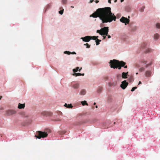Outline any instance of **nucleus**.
Wrapping results in <instances>:
<instances>
[{
    "instance_id": "nucleus-6",
    "label": "nucleus",
    "mask_w": 160,
    "mask_h": 160,
    "mask_svg": "<svg viewBox=\"0 0 160 160\" xmlns=\"http://www.w3.org/2000/svg\"><path fill=\"white\" fill-rule=\"evenodd\" d=\"M114 61L117 62L118 64V65H120L121 67H124V68H127V65L125 66L126 64V63L122 61H119L117 60L114 59Z\"/></svg>"
},
{
    "instance_id": "nucleus-3",
    "label": "nucleus",
    "mask_w": 160,
    "mask_h": 160,
    "mask_svg": "<svg viewBox=\"0 0 160 160\" xmlns=\"http://www.w3.org/2000/svg\"><path fill=\"white\" fill-rule=\"evenodd\" d=\"M110 67L114 69L118 68V69H121V66L118 65V63L116 61H114V59L113 60H110L109 62Z\"/></svg>"
},
{
    "instance_id": "nucleus-34",
    "label": "nucleus",
    "mask_w": 160,
    "mask_h": 160,
    "mask_svg": "<svg viewBox=\"0 0 160 160\" xmlns=\"http://www.w3.org/2000/svg\"><path fill=\"white\" fill-rule=\"evenodd\" d=\"M65 132H66L65 131H62V132H61V134H64L65 133Z\"/></svg>"
},
{
    "instance_id": "nucleus-5",
    "label": "nucleus",
    "mask_w": 160,
    "mask_h": 160,
    "mask_svg": "<svg viewBox=\"0 0 160 160\" xmlns=\"http://www.w3.org/2000/svg\"><path fill=\"white\" fill-rule=\"evenodd\" d=\"M121 22L125 23V25H127V24L129 23V20L126 18L122 17V18L120 19Z\"/></svg>"
},
{
    "instance_id": "nucleus-48",
    "label": "nucleus",
    "mask_w": 160,
    "mask_h": 160,
    "mask_svg": "<svg viewBox=\"0 0 160 160\" xmlns=\"http://www.w3.org/2000/svg\"><path fill=\"white\" fill-rule=\"evenodd\" d=\"M94 105H95L96 104V103L95 102H94Z\"/></svg>"
},
{
    "instance_id": "nucleus-21",
    "label": "nucleus",
    "mask_w": 160,
    "mask_h": 160,
    "mask_svg": "<svg viewBox=\"0 0 160 160\" xmlns=\"http://www.w3.org/2000/svg\"><path fill=\"white\" fill-rule=\"evenodd\" d=\"M81 73H74L73 74H72V75L73 76H75L76 77L81 76Z\"/></svg>"
},
{
    "instance_id": "nucleus-47",
    "label": "nucleus",
    "mask_w": 160,
    "mask_h": 160,
    "mask_svg": "<svg viewBox=\"0 0 160 160\" xmlns=\"http://www.w3.org/2000/svg\"><path fill=\"white\" fill-rule=\"evenodd\" d=\"M71 8H73L74 7L73 6H71Z\"/></svg>"
},
{
    "instance_id": "nucleus-50",
    "label": "nucleus",
    "mask_w": 160,
    "mask_h": 160,
    "mask_svg": "<svg viewBox=\"0 0 160 160\" xmlns=\"http://www.w3.org/2000/svg\"><path fill=\"white\" fill-rule=\"evenodd\" d=\"M138 74V72L136 73V74Z\"/></svg>"
},
{
    "instance_id": "nucleus-44",
    "label": "nucleus",
    "mask_w": 160,
    "mask_h": 160,
    "mask_svg": "<svg viewBox=\"0 0 160 160\" xmlns=\"http://www.w3.org/2000/svg\"><path fill=\"white\" fill-rule=\"evenodd\" d=\"M143 62L144 63V62ZM144 63H145V64H146V63H147V62H146V61H144Z\"/></svg>"
},
{
    "instance_id": "nucleus-7",
    "label": "nucleus",
    "mask_w": 160,
    "mask_h": 160,
    "mask_svg": "<svg viewBox=\"0 0 160 160\" xmlns=\"http://www.w3.org/2000/svg\"><path fill=\"white\" fill-rule=\"evenodd\" d=\"M145 75L147 77H150L152 75V72L151 70H148L145 72Z\"/></svg>"
},
{
    "instance_id": "nucleus-36",
    "label": "nucleus",
    "mask_w": 160,
    "mask_h": 160,
    "mask_svg": "<svg viewBox=\"0 0 160 160\" xmlns=\"http://www.w3.org/2000/svg\"><path fill=\"white\" fill-rule=\"evenodd\" d=\"M97 41H98L99 42H101V40L98 39V38H97Z\"/></svg>"
},
{
    "instance_id": "nucleus-12",
    "label": "nucleus",
    "mask_w": 160,
    "mask_h": 160,
    "mask_svg": "<svg viewBox=\"0 0 160 160\" xmlns=\"http://www.w3.org/2000/svg\"><path fill=\"white\" fill-rule=\"evenodd\" d=\"M79 84L78 83H76L72 85V87L74 89H77L79 88Z\"/></svg>"
},
{
    "instance_id": "nucleus-14",
    "label": "nucleus",
    "mask_w": 160,
    "mask_h": 160,
    "mask_svg": "<svg viewBox=\"0 0 160 160\" xmlns=\"http://www.w3.org/2000/svg\"><path fill=\"white\" fill-rule=\"evenodd\" d=\"M128 74V72H123L122 73V77L123 78H127V76Z\"/></svg>"
},
{
    "instance_id": "nucleus-49",
    "label": "nucleus",
    "mask_w": 160,
    "mask_h": 160,
    "mask_svg": "<svg viewBox=\"0 0 160 160\" xmlns=\"http://www.w3.org/2000/svg\"><path fill=\"white\" fill-rule=\"evenodd\" d=\"M141 12H142V11H143V10H141Z\"/></svg>"
},
{
    "instance_id": "nucleus-18",
    "label": "nucleus",
    "mask_w": 160,
    "mask_h": 160,
    "mask_svg": "<svg viewBox=\"0 0 160 160\" xmlns=\"http://www.w3.org/2000/svg\"><path fill=\"white\" fill-rule=\"evenodd\" d=\"M98 36H91V39H93L94 40H96L97 38H98Z\"/></svg>"
},
{
    "instance_id": "nucleus-10",
    "label": "nucleus",
    "mask_w": 160,
    "mask_h": 160,
    "mask_svg": "<svg viewBox=\"0 0 160 160\" xmlns=\"http://www.w3.org/2000/svg\"><path fill=\"white\" fill-rule=\"evenodd\" d=\"M81 39L83 41L86 42H88L91 39L90 36H86L83 38H81Z\"/></svg>"
},
{
    "instance_id": "nucleus-24",
    "label": "nucleus",
    "mask_w": 160,
    "mask_h": 160,
    "mask_svg": "<svg viewBox=\"0 0 160 160\" xmlns=\"http://www.w3.org/2000/svg\"><path fill=\"white\" fill-rule=\"evenodd\" d=\"M121 0V2H123L124 1V0ZM117 2V0H115L114 1V2ZM108 2L110 3H111V0H108Z\"/></svg>"
},
{
    "instance_id": "nucleus-9",
    "label": "nucleus",
    "mask_w": 160,
    "mask_h": 160,
    "mask_svg": "<svg viewBox=\"0 0 160 160\" xmlns=\"http://www.w3.org/2000/svg\"><path fill=\"white\" fill-rule=\"evenodd\" d=\"M41 114L43 116H51L52 115V113L48 112L43 111L41 112Z\"/></svg>"
},
{
    "instance_id": "nucleus-35",
    "label": "nucleus",
    "mask_w": 160,
    "mask_h": 160,
    "mask_svg": "<svg viewBox=\"0 0 160 160\" xmlns=\"http://www.w3.org/2000/svg\"><path fill=\"white\" fill-rule=\"evenodd\" d=\"M146 45V44L145 43H144L142 45V47L143 48H144V47H145V46Z\"/></svg>"
},
{
    "instance_id": "nucleus-42",
    "label": "nucleus",
    "mask_w": 160,
    "mask_h": 160,
    "mask_svg": "<svg viewBox=\"0 0 160 160\" xmlns=\"http://www.w3.org/2000/svg\"><path fill=\"white\" fill-rule=\"evenodd\" d=\"M141 84V81H139V82L138 85L140 84Z\"/></svg>"
},
{
    "instance_id": "nucleus-32",
    "label": "nucleus",
    "mask_w": 160,
    "mask_h": 160,
    "mask_svg": "<svg viewBox=\"0 0 160 160\" xmlns=\"http://www.w3.org/2000/svg\"><path fill=\"white\" fill-rule=\"evenodd\" d=\"M96 44L97 45H98L99 44V42L98 41H97V40H96Z\"/></svg>"
},
{
    "instance_id": "nucleus-39",
    "label": "nucleus",
    "mask_w": 160,
    "mask_h": 160,
    "mask_svg": "<svg viewBox=\"0 0 160 160\" xmlns=\"http://www.w3.org/2000/svg\"><path fill=\"white\" fill-rule=\"evenodd\" d=\"M103 39H105L106 38V36H103Z\"/></svg>"
},
{
    "instance_id": "nucleus-38",
    "label": "nucleus",
    "mask_w": 160,
    "mask_h": 160,
    "mask_svg": "<svg viewBox=\"0 0 160 160\" xmlns=\"http://www.w3.org/2000/svg\"><path fill=\"white\" fill-rule=\"evenodd\" d=\"M99 2V1L98 0H96V1H95V2H96V3H98V2Z\"/></svg>"
},
{
    "instance_id": "nucleus-27",
    "label": "nucleus",
    "mask_w": 160,
    "mask_h": 160,
    "mask_svg": "<svg viewBox=\"0 0 160 160\" xmlns=\"http://www.w3.org/2000/svg\"><path fill=\"white\" fill-rule=\"evenodd\" d=\"M137 88V87H133L131 90V91H132V92H133Z\"/></svg>"
},
{
    "instance_id": "nucleus-16",
    "label": "nucleus",
    "mask_w": 160,
    "mask_h": 160,
    "mask_svg": "<svg viewBox=\"0 0 160 160\" xmlns=\"http://www.w3.org/2000/svg\"><path fill=\"white\" fill-rule=\"evenodd\" d=\"M86 91L84 89H82L80 92V94L82 95H84L86 94Z\"/></svg>"
},
{
    "instance_id": "nucleus-40",
    "label": "nucleus",
    "mask_w": 160,
    "mask_h": 160,
    "mask_svg": "<svg viewBox=\"0 0 160 160\" xmlns=\"http://www.w3.org/2000/svg\"><path fill=\"white\" fill-rule=\"evenodd\" d=\"M71 53L72 54H76V52H72Z\"/></svg>"
},
{
    "instance_id": "nucleus-51",
    "label": "nucleus",
    "mask_w": 160,
    "mask_h": 160,
    "mask_svg": "<svg viewBox=\"0 0 160 160\" xmlns=\"http://www.w3.org/2000/svg\"><path fill=\"white\" fill-rule=\"evenodd\" d=\"M82 123H80L79 124H81Z\"/></svg>"
},
{
    "instance_id": "nucleus-29",
    "label": "nucleus",
    "mask_w": 160,
    "mask_h": 160,
    "mask_svg": "<svg viewBox=\"0 0 160 160\" xmlns=\"http://www.w3.org/2000/svg\"><path fill=\"white\" fill-rule=\"evenodd\" d=\"M63 12V9L62 10H60L59 11V13L60 14L62 15Z\"/></svg>"
},
{
    "instance_id": "nucleus-37",
    "label": "nucleus",
    "mask_w": 160,
    "mask_h": 160,
    "mask_svg": "<svg viewBox=\"0 0 160 160\" xmlns=\"http://www.w3.org/2000/svg\"><path fill=\"white\" fill-rule=\"evenodd\" d=\"M107 36H108V38H111V36H110V35H108H108H107Z\"/></svg>"
},
{
    "instance_id": "nucleus-2",
    "label": "nucleus",
    "mask_w": 160,
    "mask_h": 160,
    "mask_svg": "<svg viewBox=\"0 0 160 160\" xmlns=\"http://www.w3.org/2000/svg\"><path fill=\"white\" fill-rule=\"evenodd\" d=\"M37 134L35 135V137L38 139H40L41 138H44L48 136V134L45 132H43L40 131H38L37 132Z\"/></svg>"
},
{
    "instance_id": "nucleus-23",
    "label": "nucleus",
    "mask_w": 160,
    "mask_h": 160,
    "mask_svg": "<svg viewBox=\"0 0 160 160\" xmlns=\"http://www.w3.org/2000/svg\"><path fill=\"white\" fill-rule=\"evenodd\" d=\"M156 27L157 28H160V23H158L156 24Z\"/></svg>"
},
{
    "instance_id": "nucleus-22",
    "label": "nucleus",
    "mask_w": 160,
    "mask_h": 160,
    "mask_svg": "<svg viewBox=\"0 0 160 160\" xmlns=\"http://www.w3.org/2000/svg\"><path fill=\"white\" fill-rule=\"evenodd\" d=\"M102 87H99L97 90V92L98 93H100L102 91Z\"/></svg>"
},
{
    "instance_id": "nucleus-41",
    "label": "nucleus",
    "mask_w": 160,
    "mask_h": 160,
    "mask_svg": "<svg viewBox=\"0 0 160 160\" xmlns=\"http://www.w3.org/2000/svg\"><path fill=\"white\" fill-rule=\"evenodd\" d=\"M94 1L93 0H92L90 1V3Z\"/></svg>"
},
{
    "instance_id": "nucleus-17",
    "label": "nucleus",
    "mask_w": 160,
    "mask_h": 160,
    "mask_svg": "<svg viewBox=\"0 0 160 160\" xmlns=\"http://www.w3.org/2000/svg\"><path fill=\"white\" fill-rule=\"evenodd\" d=\"M64 106L68 108H72V106L71 104H67V103H65L64 105Z\"/></svg>"
},
{
    "instance_id": "nucleus-31",
    "label": "nucleus",
    "mask_w": 160,
    "mask_h": 160,
    "mask_svg": "<svg viewBox=\"0 0 160 160\" xmlns=\"http://www.w3.org/2000/svg\"><path fill=\"white\" fill-rule=\"evenodd\" d=\"M62 1L64 4H66L67 2V0H62Z\"/></svg>"
},
{
    "instance_id": "nucleus-1",
    "label": "nucleus",
    "mask_w": 160,
    "mask_h": 160,
    "mask_svg": "<svg viewBox=\"0 0 160 160\" xmlns=\"http://www.w3.org/2000/svg\"><path fill=\"white\" fill-rule=\"evenodd\" d=\"M90 17H99L103 23L110 22L113 20L115 21L116 18L114 14L112 12L111 8L109 7L98 8Z\"/></svg>"
},
{
    "instance_id": "nucleus-4",
    "label": "nucleus",
    "mask_w": 160,
    "mask_h": 160,
    "mask_svg": "<svg viewBox=\"0 0 160 160\" xmlns=\"http://www.w3.org/2000/svg\"><path fill=\"white\" fill-rule=\"evenodd\" d=\"M108 27H104L101 29V31H102V33L100 35H108Z\"/></svg>"
},
{
    "instance_id": "nucleus-30",
    "label": "nucleus",
    "mask_w": 160,
    "mask_h": 160,
    "mask_svg": "<svg viewBox=\"0 0 160 160\" xmlns=\"http://www.w3.org/2000/svg\"><path fill=\"white\" fill-rule=\"evenodd\" d=\"M97 32L99 33L100 35V33L101 34L102 33V31H101V29L100 30H97Z\"/></svg>"
},
{
    "instance_id": "nucleus-45",
    "label": "nucleus",
    "mask_w": 160,
    "mask_h": 160,
    "mask_svg": "<svg viewBox=\"0 0 160 160\" xmlns=\"http://www.w3.org/2000/svg\"><path fill=\"white\" fill-rule=\"evenodd\" d=\"M2 98V96H0V99H1Z\"/></svg>"
},
{
    "instance_id": "nucleus-19",
    "label": "nucleus",
    "mask_w": 160,
    "mask_h": 160,
    "mask_svg": "<svg viewBox=\"0 0 160 160\" xmlns=\"http://www.w3.org/2000/svg\"><path fill=\"white\" fill-rule=\"evenodd\" d=\"M159 35L158 34L156 33V34H155L154 35V38L155 39H158L159 38Z\"/></svg>"
},
{
    "instance_id": "nucleus-20",
    "label": "nucleus",
    "mask_w": 160,
    "mask_h": 160,
    "mask_svg": "<svg viewBox=\"0 0 160 160\" xmlns=\"http://www.w3.org/2000/svg\"><path fill=\"white\" fill-rule=\"evenodd\" d=\"M81 103H82V105L83 106H84L85 105H88V104L87 103L86 101H84L81 102Z\"/></svg>"
},
{
    "instance_id": "nucleus-13",
    "label": "nucleus",
    "mask_w": 160,
    "mask_h": 160,
    "mask_svg": "<svg viewBox=\"0 0 160 160\" xmlns=\"http://www.w3.org/2000/svg\"><path fill=\"white\" fill-rule=\"evenodd\" d=\"M25 107L24 104H22L19 103L18 105V108L19 109L24 108Z\"/></svg>"
},
{
    "instance_id": "nucleus-25",
    "label": "nucleus",
    "mask_w": 160,
    "mask_h": 160,
    "mask_svg": "<svg viewBox=\"0 0 160 160\" xmlns=\"http://www.w3.org/2000/svg\"><path fill=\"white\" fill-rule=\"evenodd\" d=\"M145 68H143V67H142L141 68H140V69H139V71H140V72H142L144 71L145 70Z\"/></svg>"
},
{
    "instance_id": "nucleus-33",
    "label": "nucleus",
    "mask_w": 160,
    "mask_h": 160,
    "mask_svg": "<svg viewBox=\"0 0 160 160\" xmlns=\"http://www.w3.org/2000/svg\"><path fill=\"white\" fill-rule=\"evenodd\" d=\"M151 64H152V63H149V64H147L146 66V67L147 68L148 66L151 65Z\"/></svg>"
},
{
    "instance_id": "nucleus-11",
    "label": "nucleus",
    "mask_w": 160,
    "mask_h": 160,
    "mask_svg": "<svg viewBox=\"0 0 160 160\" xmlns=\"http://www.w3.org/2000/svg\"><path fill=\"white\" fill-rule=\"evenodd\" d=\"M16 113V112L13 110H9L7 111V113L9 115H11L14 114Z\"/></svg>"
},
{
    "instance_id": "nucleus-26",
    "label": "nucleus",
    "mask_w": 160,
    "mask_h": 160,
    "mask_svg": "<svg viewBox=\"0 0 160 160\" xmlns=\"http://www.w3.org/2000/svg\"><path fill=\"white\" fill-rule=\"evenodd\" d=\"M64 53L65 54H68V55H69V54H70L71 53L69 51H65L64 52Z\"/></svg>"
},
{
    "instance_id": "nucleus-46",
    "label": "nucleus",
    "mask_w": 160,
    "mask_h": 160,
    "mask_svg": "<svg viewBox=\"0 0 160 160\" xmlns=\"http://www.w3.org/2000/svg\"><path fill=\"white\" fill-rule=\"evenodd\" d=\"M96 108H98V106H96Z\"/></svg>"
},
{
    "instance_id": "nucleus-28",
    "label": "nucleus",
    "mask_w": 160,
    "mask_h": 160,
    "mask_svg": "<svg viewBox=\"0 0 160 160\" xmlns=\"http://www.w3.org/2000/svg\"><path fill=\"white\" fill-rule=\"evenodd\" d=\"M84 45H86L87 46V48H89L90 47V45H89L88 43H86L85 44H84Z\"/></svg>"
},
{
    "instance_id": "nucleus-43",
    "label": "nucleus",
    "mask_w": 160,
    "mask_h": 160,
    "mask_svg": "<svg viewBox=\"0 0 160 160\" xmlns=\"http://www.w3.org/2000/svg\"><path fill=\"white\" fill-rule=\"evenodd\" d=\"M84 73H82V74L81 73V76H84Z\"/></svg>"
},
{
    "instance_id": "nucleus-8",
    "label": "nucleus",
    "mask_w": 160,
    "mask_h": 160,
    "mask_svg": "<svg viewBox=\"0 0 160 160\" xmlns=\"http://www.w3.org/2000/svg\"><path fill=\"white\" fill-rule=\"evenodd\" d=\"M128 85V83L126 82V80H124L122 82V84L120 85V87L123 89H125Z\"/></svg>"
},
{
    "instance_id": "nucleus-15",
    "label": "nucleus",
    "mask_w": 160,
    "mask_h": 160,
    "mask_svg": "<svg viewBox=\"0 0 160 160\" xmlns=\"http://www.w3.org/2000/svg\"><path fill=\"white\" fill-rule=\"evenodd\" d=\"M79 69V68L78 67H77L73 69V71L74 73H76V72H77ZM82 68H81L79 70V71H80L82 69Z\"/></svg>"
}]
</instances>
